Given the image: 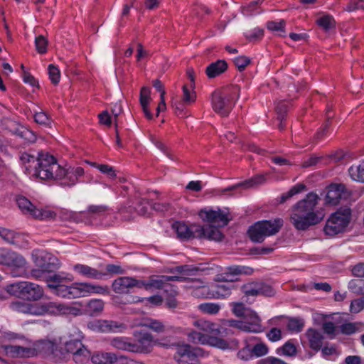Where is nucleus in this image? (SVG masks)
I'll return each mask as SVG.
<instances>
[{"mask_svg":"<svg viewBox=\"0 0 364 364\" xmlns=\"http://www.w3.org/2000/svg\"><path fill=\"white\" fill-rule=\"evenodd\" d=\"M285 25L284 20H281L279 22L269 21L267 23V28L271 31L278 32L280 36L284 37L286 36Z\"/></svg>","mask_w":364,"mask_h":364,"instance_id":"nucleus-42","label":"nucleus"},{"mask_svg":"<svg viewBox=\"0 0 364 364\" xmlns=\"http://www.w3.org/2000/svg\"><path fill=\"white\" fill-rule=\"evenodd\" d=\"M6 349L14 357L30 358L36 355V350L34 348L23 347L20 346H9Z\"/></svg>","mask_w":364,"mask_h":364,"instance_id":"nucleus-28","label":"nucleus"},{"mask_svg":"<svg viewBox=\"0 0 364 364\" xmlns=\"http://www.w3.org/2000/svg\"><path fill=\"white\" fill-rule=\"evenodd\" d=\"M282 225L283 220L279 218L273 220H261L251 225L247 232L252 242H262L266 237L277 233Z\"/></svg>","mask_w":364,"mask_h":364,"instance_id":"nucleus-6","label":"nucleus"},{"mask_svg":"<svg viewBox=\"0 0 364 364\" xmlns=\"http://www.w3.org/2000/svg\"><path fill=\"white\" fill-rule=\"evenodd\" d=\"M304 326V321L300 318H289L287 328L290 331L301 332Z\"/></svg>","mask_w":364,"mask_h":364,"instance_id":"nucleus-47","label":"nucleus"},{"mask_svg":"<svg viewBox=\"0 0 364 364\" xmlns=\"http://www.w3.org/2000/svg\"><path fill=\"white\" fill-rule=\"evenodd\" d=\"M63 173L60 176L61 184L65 186H73L80 181V178L84 176V168L80 166L63 168Z\"/></svg>","mask_w":364,"mask_h":364,"instance_id":"nucleus-19","label":"nucleus"},{"mask_svg":"<svg viewBox=\"0 0 364 364\" xmlns=\"http://www.w3.org/2000/svg\"><path fill=\"white\" fill-rule=\"evenodd\" d=\"M306 190V186L303 183H298L294 186L291 187L289 191L285 193H283L280 198V203H284L288 199L291 198L294 196L301 193V191Z\"/></svg>","mask_w":364,"mask_h":364,"instance_id":"nucleus-40","label":"nucleus"},{"mask_svg":"<svg viewBox=\"0 0 364 364\" xmlns=\"http://www.w3.org/2000/svg\"><path fill=\"white\" fill-rule=\"evenodd\" d=\"M243 292L246 296L259 295V282L247 284L242 287Z\"/></svg>","mask_w":364,"mask_h":364,"instance_id":"nucleus-55","label":"nucleus"},{"mask_svg":"<svg viewBox=\"0 0 364 364\" xmlns=\"http://www.w3.org/2000/svg\"><path fill=\"white\" fill-rule=\"evenodd\" d=\"M253 357H261L265 355L268 353V347L264 343H258L253 346L251 348Z\"/></svg>","mask_w":364,"mask_h":364,"instance_id":"nucleus-54","label":"nucleus"},{"mask_svg":"<svg viewBox=\"0 0 364 364\" xmlns=\"http://www.w3.org/2000/svg\"><path fill=\"white\" fill-rule=\"evenodd\" d=\"M305 336L311 349L316 352L321 349L324 336L321 331L314 328H309L306 330Z\"/></svg>","mask_w":364,"mask_h":364,"instance_id":"nucleus-23","label":"nucleus"},{"mask_svg":"<svg viewBox=\"0 0 364 364\" xmlns=\"http://www.w3.org/2000/svg\"><path fill=\"white\" fill-rule=\"evenodd\" d=\"M318 200V196L311 192L293 205L290 220L296 230H306L323 219V213L316 209Z\"/></svg>","mask_w":364,"mask_h":364,"instance_id":"nucleus-1","label":"nucleus"},{"mask_svg":"<svg viewBox=\"0 0 364 364\" xmlns=\"http://www.w3.org/2000/svg\"><path fill=\"white\" fill-rule=\"evenodd\" d=\"M142 326L157 333H162L166 331V326L161 321L155 319H146L142 323Z\"/></svg>","mask_w":364,"mask_h":364,"instance_id":"nucleus-41","label":"nucleus"},{"mask_svg":"<svg viewBox=\"0 0 364 364\" xmlns=\"http://www.w3.org/2000/svg\"><path fill=\"white\" fill-rule=\"evenodd\" d=\"M82 343L79 340H70L65 343V349L68 353H71L73 358L80 348H82Z\"/></svg>","mask_w":364,"mask_h":364,"instance_id":"nucleus-51","label":"nucleus"},{"mask_svg":"<svg viewBox=\"0 0 364 364\" xmlns=\"http://www.w3.org/2000/svg\"><path fill=\"white\" fill-rule=\"evenodd\" d=\"M63 278L57 274H53L50 278V282H47L48 287L55 290L58 296L68 299L81 297L83 294L80 290V284H74L70 286L62 284Z\"/></svg>","mask_w":364,"mask_h":364,"instance_id":"nucleus-12","label":"nucleus"},{"mask_svg":"<svg viewBox=\"0 0 364 364\" xmlns=\"http://www.w3.org/2000/svg\"><path fill=\"white\" fill-rule=\"evenodd\" d=\"M153 336L144 333L134 341H132V353H147L151 350Z\"/></svg>","mask_w":364,"mask_h":364,"instance_id":"nucleus-20","label":"nucleus"},{"mask_svg":"<svg viewBox=\"0 0 364 364\" xmlns=\"http://www.w3.org/2000/svg\"><path fill=\"white\" fill-rule=\"evenodd\" d=\"M195 325L203 331L211 333V335L208 336L207 338V343L210 346L222 350H236L239 348V341L237 339L231 338L225 340L223 338V337L234 334L231 327L225 326V323L223 326H218L213 323L199 320L195 322Z\"/></svg>","mask_w":364,"mask_h":364,"instance_id":"nucleus-2","label":"nucleus"},{"mask_svg":"<svg viewBox=\"0 0 364 364\" xmlns=\"http://www.w3.org/2000/svg\"><path fill=\"white\" fill-rule=\"evenodd\" d=\"M33 176L42 180H58L64 173L63 167L48 152H39L33 165Z\"/></svg>","mask_w":364,"mask_h":364,"instance_id":"nucleus-4","label":"nucleus"},{"mask_svg":"<svg viewBox=\"0 0 364 364\" xmlns=\"http://www.w3.org/2000/svg\"><path fill=\"white\" fill-rule=\"evenodd\" d=\"M80 290L85 296L87 293H94L103 295H108L109 289L107 286L94 285L90 283H80Z\"/></svg>","mask_w":364,"mask_h":364,"instance_id":"nucleus-29","label":"nucleus"},{"mask_svg":"<svg viewBox=\"0 0 364 364\" xmlns=\"http://www.w3.org/2000/svg\"><path fill=\"white\" fill-rule=\"evenodd\" d=\"M151 90L147 87H142L140 90L139 102L141 106L143 112L147 119L151 120L154 119V115L149 109V105L151 100Z\"/></svg>","mask_w":364,"mask_h":364,"instance_id":"nucleus-25","label":"nucleus"},{"mask_svg":"<svg viewBox=\"0 0 364 364\" xmlns=\"http://www.w3.org/2000/svg\"><path fill=\"white\" fill-rule=\"evenodd\" d=\"M351 218V210L348 207L341 208L331 215L324 227L327 235L335 236L343 232L348 225Z\"/></svg>","mask_w":364,"mask_h":364,"instance_id":"nucleus-8","label":"nucleus"},{"mask_svg":"<svg viewBox=\"0 0 364 364\" xmlns=\"http://www.w3.org/2000/svg\"><path fill=\"white\" fill-rule=\"evenodd\" d=\"M196 100V95L194 91H191L187 85L183 86L182 100L186 105H191Z\"/></svg>","mask_w":364,"mask_h":364,"instance_id":"nucleus-53","label":"nucleus"},{"mask_svg":"<svg viewBox=\"0 0 364 364\" xmlns=\"http://www.w3.org/2000/svg\"><path fill=\"white\" fill-rule=\"evenodd\" d=\"M228 67V63L225 60H218L206 68L205 73L209 78H214L225 73Z\"/></svg>","mask_w":364,"mask_h":364,"instance_id":"nucleus-26","label":"nucleus"},{"mask_svg":"<svg viewBox=\"0 0 364 364\" xmlns=\"http://www.w3.org/2000/svg\"><path fill=\"white\" fill-rule=\"evenodd\" d=\"M149 207L151 208V200L142 198L137 203L135 210L139 215H144L148 213Z\"/></svg>","mask_w":364,"mask_h":364,"instance_id":"nucleus-57","label":"nucleus"},{"mask_svg":"<svg viewBox=\"0 0 364 364\" xmlns=\"http://www.w3.org/2000/svg\"><path fill=\"white\" fill-rule=\"evenodd\" d=\"M200 350L186 344L179 346L174 355L178 364H200L198 359Z\"/></svg>","mask_w":364,"mask_h":364,"instance_id":"nucleus-13","label":"nucleus"},{"mask_svg":"<svg viewBox=\"0 0 364 364\" xmlns=\"http://www.w3.org/2000/svg\"><path fill=\"white\" fill-rule=\"evenodd\" d=\"M0 264L14 267V277H28L27 262L21 255L9 249L0 248Z\"/></svg>","mask_w":364,"mask_h":364,"instance_id":"nucleus-9","label":"nucleus"},{"mask_svg":"<svg viewBox=\"0 0 364 364\" xmlns=\"http://www.w3.org/2000/svg\"><path fill=\"white\" fill-rule=\"evenodd\" d=\"M104 308V302L101 299L90 300L85 306V313L90 316L100 314Z\"/></svg>","mask_w":364,"mask_h":364,"instance_id":"nucleus-35","label":"nucleus"},{"mask_svg":"<svg viewBox=\"0 0 364 364\" xmlns=\"http://www.w3.org/2000/svg\"><path fill=\"white\" fill-rule=\"evenodd\" d=\"M36 48L38 53L43 54L47 51L48 41L42 35L37 36L35 39Z\"/></svg>","mask_w":364,"mask_h":364,"instance_id":"nucleus-58","label":"nucleus"},{"mask_svg":"<svg viewBox=\"0 0 364 364\" xmlns=\"http://www.w3.org/2000/svg\"><path fill=\"white\" fill-rule=\"evenodd\" d=\"M198 309L204 314L214 315L219 312L220 306L215 303H203L198 306Z\"/></svg>","mask_w":364,"mask_h":364,"instance_id":"nucleus-48","label":"nucleus"},{"mask_svg":"<svg viewBox=\"0 0 364 364\" xmlns=\"http://www.w3.org/2000/svg\"><path fill=\"white\" fill-rule=\"evenodd\" d=\"M6 290L11 295L28 301H37L43 295V290L38 284L26 281L9 284Z\"/></svg>","mask_w":364,"mask_h":364,"instance_id":"nucleus-7","label":"nucleus"},{"mask_svg":"<svg viewBox=\"0 0 364 364\" xmlns=\"http://www.w3.org/2000/svg\"><path fill=\"white\" fill-rule=\"evenodd\" d=\"M16 202L23 214L28 215L35 219L48 220L55 217V213L53 211L48 209L37 208L29 199L23 196H17Z\"/></svg>","mask_w":364,"mask_h":364,"instance_id":"nucleus-11","label":"nucleus"},{"mask_svg":"<svg viewBox=\"0 0 364 364\" xmlns=\"http://www.w3.org/2000/svg\"><path fill=\"white\" fill-rule=\"evenodd\" d=\"M265 181V176L264 175H257L252 178L247 180L244 182L239 183L237 184L229 186L226 188H223L221 190V192L225 193L228 191H235L240 187H243L245 188H247L250 187H252L255 185H258L264 183Z\"/></svg>","mask_w":364,"mask_h":364,"instance_id":"nucleus-27","label":"nucleus"},{"mask_svg":"<svg viewBox=\"0 0 364 364\" xmlns=\"http://www.w3.org/2000/svg\"><path fill=\"white\" fill-rule=\"evenodd\" d=\"M33 119L34 122L44 127H50L52 119L47 112L41 109H33Z\"/></svg>","mask_w":364,"mask_h":364,"instance_id":"nucleus-33","label":"nucleus"},{"mask_svg":"<svg viewBox=\"0 0 364 364\" xmlns=\"http://www.w3.org/2000/svg\"><path fill=\"white\" fill-rule=\"evenodd\" d=\"M210 289L212 299L225 298L231 294L230 288L226 284H213Z\"/></svg>","mask_w":364,"mask_h":364,"instance_id":"nucleus-34","label":"nucleus"},{"mask_svg":"<svg viewBox=\"0 0 364 364\" xmlns=\"http://www.w3.org/2000/svg\"><path fill=\"white\" fill-rule=\"evenodd\" d=\"M201 233L199 234L198 238H205L210 240L221 241L223 235L221 231L214 225H200Z\"/></svg>","mask_w":364,"mask_h":364,"instance_id":"nucleus-24","label":"nucleus"},{"mask_svg":"<svg viewBox=\"0 0 364 364\" xmlns=\"http://www.w3.org/2000/svg\"><path fill=\"white\" fill-rule=\"evenodd\" d=\"M232 311L233 314L237 317L245 318L251 309L245 306V305L240 302H236L232 304Z\"/></svg>","mask_w":364,"mask_h":364,"instance_id":"nucleus-50","label":"nucleus"},{"mask_svg":"<svg viewBox=\"0 0 364 364\" xmlns=\"http://www.w3.org/2000/svg\"><path fill=\"white\" fill-rule=\"evenodd\" d=\"M203 220L211 224H216L218 226L224 227L227 225L231 218H229L228 210H201L199 213Z\"/></svg>","mask_w":364,"mask_h":364,"instance_id":"nucleus-14","label":"nucleus"},{"mask_svg":"<svg viewBox=\"0 0 364 364\" xmlns=\"http://www.w3.org/2000/svg\"><path fill=\"white\" fill-rule=\"evenodd\" d=\"M277 353L279 355L294 356L296 354V348L291 341H288L277 350Z\"/></svg>","mask_w":364,"mask_h":364,"instance_id":"nucleus-43","label":"nucleus"},{"mask_svg":"<svg viewBox=\"0 0 364 364\" xmlns=\"http://www.w3.org/2000/svg\"><path fill=\"white\" fill-rule=\"evenodd\" d=\"M237 86L215 90L212 94V107L214 111L222 117H227L235 105L238 97Z\"/></svg>","mask_w":364,"mask_h":364,"instance_id":"nucleus-5","label":"nucleus"},{"mask_svg":"<svg viewBox=\"0 0 364 364\" xmlns=\"http://www.w3.org/2000/svg\"><path fill=\"white\" fill-rule=\"evenodd\" d=\"M323 333L329 336L330 338H333L336 336V326L332 321H324L322 323Z\"/></svg>","mask_w":364,"mask_h":364,"instance_id":"nucleus-64","label":"nucleus"},{"mask_svg":"<svg viewBox=\"0 0 364 364\" xmlns=\"http://www.w3.org/2000/svg\"><path fill=\"white\" fill-rule=\"evenodd\" d=\"M13 310L20 313L29 314L31 313V306L29 304L23 301H15L11 304Z\"/></svg>","mask_w":364,"mask_h":364,"instance_id":"nucleus-59","label":"nucleus"},{"mask_svg":"<svg viewBox=\"0 0 364 364\" xmlns=\"http://www.w3.org/2000/svg\"><path fill=\"white\" fill-rule=\"evenodd\" d=\"M49 78L53 85H57L60 78V73L59 69L53 64L48 65Z\"/></svg>","mask_w":364,"mask_h":364,"instance_id":"nucleus-60","label":"nucleus"},{"mask_svg":"<svg viewBox=\"0 0 364 364\" xmlns=\"http://www.w3.org/2000/svg\"><path fill=\"white\" fill-rule=\"evenodd\" d=\"M91 353L84 345L75 354L73 360L77 364H85L91 359Z\"/></svg>","mask_w":364,"mask_h":364,"instance_id":"nucleus-38","label":"nucleus"},{"mask_svg":"<svg viewBox=\"0 0 364 364\" xmlns=\"http://www.w3.org/2000/svg\"><path fill=\"white\" fill-rule=\"evenodd\" d=\"M111 364H144L141 362H138L134 360L130 359L128 357L123 355L120 353H112Z\"/></svg>","mask_w":364,"mask_h":364,"instance_id":"nucleus-44","label":"nucleus"},{"mask_svg":"<svg viewBox=\"0 0 364 364\" xmlns=\"http://www.w3.org/2000/svg\"><path fill=\"white\" fill-rule=\"evenodd\" d=\"M235 65L240 71H242L250 63V58L245 55H240L236 57L233 60Z\"/></svg>","mask_w":364,"mask_h":364,"instance_id":"nucleus-61","label":"nucleus"},{"mask_svg":"<svg viewBox=\"0 0 364 364\" xmlns=\"http://www.w3.org/2000/svg\"><path fill=\"white\" fill-rule=\"evenodd\" d=\"M348 172L353 180L364 183V161L358 166H350Z\"/></svg>","mask_w":364,"mask_h":364,"instance_id":"nucleus-37","label":"nucleus"},{"mask_svg":"<svg viewBox=\"0 0 364 364\" xmlns=\"http://www.w3.org/2000/svg\"><path fill=\"white\" fill-rule=\"evenodd\" d=\"M32 259L35 267L30 272L32 278L50 282V278L59 268L58 259L50 252L44 250H34L32 252Z\"/></svg>","mask_w":364,"mask_h":364,"instance_id":"nucleus-3","label":"nucleus"},{"mask_svg":"<svg viewBox=\"0 0 364 364\" xmlns=\"http://www.w3.org/2000/svg\"><path fill=\"white\" fill-rule=\"evenodd\" d=\"M350 195V191L346 188L344 184H331L328 187L326 203L328 205H336L341 200L348 199Z\"/></svg>","mask_w":364,"mask_h":364,"instance_id":"nucleus-15","label":"nucleus"},{"mask_svg":"<svg viewBox=\"0 0 364 364\" xmlns=\"http://www.w3.org/2000/svg\"><path fill=\"white\" fill-rule=\"evenodd\" d=\"M364 309V296L354 299L351 301L350 311L351 313L358 314Z\"/></svg>","mask_w":364,"mask_h":364,"instance_id":"nucleus-63","label":"nucleus"},{"mask_svg":"<svg viewBox=\"0 0 364 364\" xmlns=\"http://www.w3.org/2000/svg\"><path fill=\"white\" fill-rule=\"evenodd\" d=\"M46 307L47 311L56 314H71L74 310L71 306L58 302H50Z\"/></svg>","mask_w":364,"mask_h":364,"instance_id":"nucleus-32","label":"nucleus"},{"mask_svg":"<svg viewBox=\"0 0 364 364\" xmlns=\"http://www.w3.org/2000/svg\"><path fill=\"white\" fill-rule=\"evenodd\" d=\"M36 158L37 157L27 152L21 153L20 155V160L22 162V164L25 165L26 169L28 171L31 168H33V164H36Z\"/></svg>","mask_w":364,"mask_h":364,"instance_id":"nucleus-52","label":"nucleus"},{"mask_svg":"<svg viewBox=\"0 0 364 364\" xmlns=\"http://www.w3.org/2000/svg\"><path fill=\"white\" fill-rule=\"evenodd\" d=\"M16 134L21 138L23 139L28 143H33L36 140V135L35 133L29 129L21 127L16 130Z\"/></svg>","mask_w":364,"mask_h":364,"instance_id":"nucleus-45","label":"nucleus"},{"mask_svg":"<svg viewBox=\"0 0 364 364\" xmlns=\"http://www.w3.org/2000/svg\"><path fill=\"white\" fill-rule=\"evenodd\" d=\"M243 319V322H245V324L247 326L246 328L247 332L257 333H261L264 331L261 318L253 310L251 309Z\"/></svg>","mask_w":364,"mask_h":364,"instance_id":"nucleus-21","label":"nucleus"},{"mask_svg":"<svg viewBox=\"0 0 364 364\" xmlns=\"http://www.w3.org/2000/svg\"><path fill=\"white\" fill-rule=\"evenodd\" d=\"M288 103L285 101L279 102L275 107V110L277 114V119L279 121H284L287 112Z\"/></svg>","mask_w":364,"mask_h":364,"instance_id":"nucleus-56","label":"nucleus"},{"mask_svg":"<svg viewBox=\"0 0 364 364\" xmlns=\"http://www.w3.org/2000/svg\"><path fill=\"white\" fill-rule=\"evenodd\" d=\"M187 279L184 277L167 276V275H153L147 281L140 280V289L144 288L146 290L164 289L165 291H171V296L177 294V291L173 289V287L168 284L171 281L184 282Z\"/></svg>","mask_w":364,"mask_h":364,"instance_id":"nucleus-10","label":"nucleus"},{"mask_svg":"<svg viewBox=\"0 0 364 364\" xmlns=\"http://www.w3.org/2000/svg\"><path fill=\"white\" fill-rule=\"evenodd\" d=\"M96 167L101 173L106 174L109 178L112 179H114L117 177L116 171L112 166L108 164H99L97 165Z\"/></svg>","mask_w":364,"mask_h":364,"instance_id":"nucleus-62","label":"nucleus"},{"mask_svg":"<svg viewBox=\"0 0 364 364\" xmlns=\"http://www.w3.org/2000/svg\"><path fill=\"white\" fill-rule=\"evenodd\" d=\"M316 23L325 31H328L335 26V21L330 15H325L318 18Z\"/></svg>","mask_w":364,"mask_h":364,"instance_id":"nucleus-49","label":"nucleus"},{"mask_svg":"<svg viewBox=\"0 0 364 364\" xmlns=\"http://www.w3.org/2000/svg\"><path fill=\"white\" fill-rule=\"evenodd\" d=\"M110 344L114 348L132 352V339L127 337H116L111 340Z\"/></svg>","mask_w":364,"mask_h":364,"instance_id":"nucleus-31","label":"nucleus"},{"mask_svg":"<svg viewBox=\"0 0 364 364\" xmlns=\"http://www.w3.org/2000/svg\"><path fill=\"white\" fill-rule=\"evenodd\" d=\"M112 353H97L91 357L93 364H111Z\"/></svg>","mask_w":364,"mask_h":364,"instance_id":"nucleus-46","label":"nucleus"},{"mask_svg":"<svg viewBox=\"0 0 364 364\" xmlns=\"http://www.w3.org/2000/svg\"><path fill=\"white\" fill-rule=\"evenodd\" d=\"M193 282H196L200 285L196 287L192 290L191 294L196 298L212 299L210 287L204 284L200 279H191Z\"/></svg>","mask_w":364,"mask_h":364,"instance_id":"nucleus-30","label":"nucleus"},{"mask_svg":"<svg viewBox=\"0 0 364 364\" xmlns=\"http://www.w3.org/2000/svg\"><path fill=\"white\" fill-rule=\"evenodd\" d=\"M134 287L140 289V280L130 277H118L112 284V290L117 294H127Z\"/></svg>","mask_w":364,"mask_h":364,"instance_id":"nucleus-17","label":"nucleus"},{"mask_svg":"<svg viewBox=\"0 0 364 364\" xmlns=\"http://www.w3.org/2000/svg\"><path fill=\"white\" fill-rule=\"evenodd\" d=\"M229 274H232V277H237L239 275H251L254 270L252 267L242 265H232L227 267Z\"/></svg>","mask_w":364,"mask_h":364,"instance_id":"nucleus-39","label":"nucleus"},{"mask_svg":"<svg viewBox=\"0 0 364 364\" xmlns=\"http://www.w3.org/2000/svg\"><path fill=\"white\" fill-rule=\"evenodd\" d=\"M73 270L80 275L93 279H104L107 275L105 272H102L97 269L82 264H75Z\"/></svg>","mask_w":364,"mask_h":364,"instance_id":"nucleus-22","label":"nucleus"},{"mask_svg":"<svg viewBox=\"0 0 364 364\" xmlns=\"http://www.w3.org/2000/svg\"><path fill=\"white\" fill-rule=\"evenodd\" d=\"M364 329V323L361 322H348L340 326L341 332L345 335H351Z\"/></svg>","mask_w":364,"mask_h":364,"instance_id":"nucleus-36","label":"nucleus"},{"mask_svg":"<svg viewBox=\"0 0 364 364\" xmlns=\"http://www.w3.org/2000/svg\"><path fill=\"white\" fill-rule=\"evenodd\" d=\"M88 326L94 329L101 332H122L127 328L124 323H119L112 320H97L90 323Z\"/></svg>","mask_w":364,"mask_h":364,"instance_id":"nucleus-18","label":"nucleus"},{"mask_svg":"<svg viewBox=\"0 0 364 364\" xmlns=\"http://www.w3.org/2000/svg\"><path fill=\"white\" fill-rule=\"evenodd\" d=\"M173 228L176 230L177 236L181 240H188L193 238H198L201 233L200 225L192 224L188 225L184 223L176 222L173 223Z\"/></svg>","mask_w":364,"mask_h":364,"instance_id":"nucleus-16","label":"nucleus"}]
</instances>
